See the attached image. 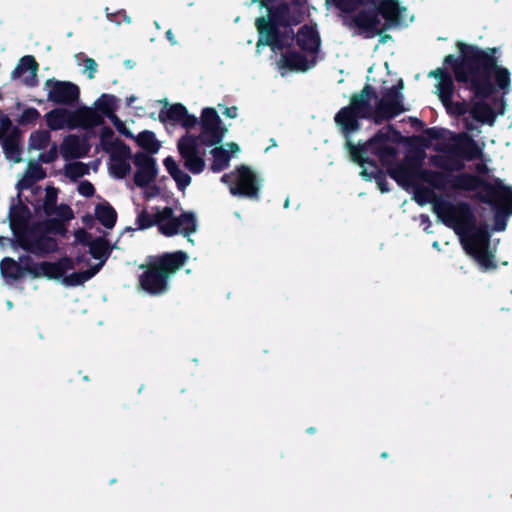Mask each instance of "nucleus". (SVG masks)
<instances>
[{
  "label": "nucleus",
  "mask_w": 512,
  "mask_h": 512,
  "mask_svg": "<svg viewBox=\"0 0 512 512\" xmlns=\"http://www.w3.org/2000/svg\"><path fill=\"white\" fill-rule=\"evenodd\" d=\"M348 146L353 161L362 167L363 178L371 180L377 176L378 168L368 161L370 154L376 155L381 163L387 166L390 176L400 186L413 190V198L419 205L432 204L438 220L454 230L464 251L478 263L480 268L487 271L496 267L497 244L490 241L487 224L482 220L477 221L468 204L437 197L431 188L424 186L428 184L439 190L449 188L473 190L479 183L477 177L462 174L451 178L443 173L421 170L418 163L410 158L393 167L390 164L395 150L384 135H377L364 145L352 146L348 143Z\"/></svg>",
  "instance_id": "nucleus-1"
},
{
  "label": "nucleus",
  "mask_w": 512,
  "mask_h": 512,
  "mask_svg": "<svg viewBox=\"0 0 512 512\" xmlns=\"http://www.w3.org/2000/svg\"><path fill=\"white\" fill-rule=\"evenodd\" d=\"M75 241L88 246V252L78 256L76 261L62 258L57 262H41L30 264L25 259L20 263L11 258H5L0 264L4 278L16 280L26 273L33 277H45L56 280L65 286H78L91 279L104 265L109 255V247L104 239L89 241L84 230L75 232Z\"/></svg>",
  "instance_id": "nucleus-2"
},
{
  "label": "nucleus",
  "mask_w": 512,
  "mask_h": 512,
  "mask_svg": "<svg viewBox=\"0 0 512 512\" xmlns=\"http://www.w3.org/2000/svg\"><path fill=\"white\" fill-rule=\"evenodd\" d=\"M159 120L164 124H178L187 130L179 138L177 148L184 166L193 174H200L205 168V151L202 148L220 144L227 133L214 108H204L198 120L185 106L166 103L159 112Z\"/></svg>",
  "instance_id": "nucleus-3"
},
{
  "label": "nucleus",
  "mask_w": 512,
  "mask_h": 512,
  "mask_svg": "<svg viewBox=\"0 0 512 512\" xmlns=\"http://www.w3.org/2000/svg\"><path fill=\"white\" fill-rule=\"evenodd\" d=\"M56 200L57 190L53 187H47L42 205L34 203L32 199L29 201L37 211L40 208L43 209L45 215L50 218L51 223L49 225L39 224L28 227V208L23 203H19L11 208L9 214L10 227L21 248L38 255L50 253L57 249V243L51 236V233L60 229L58 220H69L72 218V211L66 205L56 208Z\"/></svg>",
  "instance_id": "nucleus-4"
},
{
  "label": "nucleus",
  "mask_w": 512,
  "mask_h": 512,
  "mask_svg": "<svg viewBox=\"0 0 512 512\" xmlns=\"http://www.w3.org/2000/svg\"><path fill=\"white\" fill-rule=\"evenodd\" d=\"M462 63L454 67L458 82L468 84L476 95L489 96L494 89L507 94L511 88L509 69L499 65L494 56L495 50H481L473 46L458 43Z\"/></svg>",
  "instance_id": "nucleus-5"
},
{
  "label": "nucleus",
  "mask_w": 512,
  "mask_h": 512,
  "mask_svg": "<svg viewBox=\"0 0 512 512\" xmlns=\"http://www.w3.org/2000/svg\"><path fill=\"white\" fill-rule=\"evenodd\" d=\"M403 88V81L399 80L397 86L386 88L383 97L378 99L373 89L366 86L359 95L353 97L349 107L336 114L335 122L343 132L349 134L359 128V119L371 117L379 122L394 117L406 110L403 105Z\"/></svg>",
  "instance_id": "nucleus-6"
},
{
  "label": "nucleus",
  "mask_w": 512,
  "mask_h": 512,
  "mask_svg": "<svg viewBox=\"0 0 512 512\" xmlns=\"http://www.w3.org/2000/svg\"><path fill=\"white\" fill-rule=\"evenodd\" d=\"M343 12H351L359 6L371 5L372 10L363 9L349 21V25L358 29L366 37L374 36L384 26L400 25L404 22L402 16L406 9L400 7L399 0H326Z\"/></svg>",
  "instance_id": "nucleus-7"
},
{
  "label": "nucleus",
  "mask_w": 512,
  "mask_h": 512,
  "mask_svg": "<svg viewBox=\"0 0 512 512\" xmlns=\"http://www.w3.org/2000/svg\"><path fill=\"white\" fill-rule=\"evenodd\" d=\"M274 0H262L263 5L269 11L268 18H258L256 26L260 35L257 49L261 45L271 46L274 52L281 50L285 44L291 40L292 31L288 29V25L295 24L299 21L297 16L290 15V11L298 12L300 7L297 5H281L275 14H272V3Z\"/></svg>",
  "instance_id": "nucleus-8"
},
{
  "label": "nucleus",
  "mask_w": 512,
  "mask_h": 512,
  "mask_svg": "<svg viewBox=\"0 0 512 512\" xmlns=\"http://www.w3.org/2000/svg\"><path fill=\"white\" fill-rule=\"evenodd\" d=\"M138 229H147L156 226L158 231L166 236L172 237L177 234L183 235L192 242L190 235L197 230L195 215L191 212L177 214L171 207H156L151 211H142L137 217Z\"/></svg>",
  "instance_id": "nucleus-9"
},
{
  "label": "nucleus",
  "mask_w": 512,
  "mask_h": 512,
  "mask_svg": "<svg viewBox=\"0 0 512 512\" xmlns=\"http://www.w3.org/2000/svg\"><path fill=\"white\" fill-rule=\"evenodd\" d=\"M188 255L182 251L166 253L147 265L140 276L141 288L151 295L167 291L169 278L186 262Z\"/></svg>",
  "instance_id": "nucleus-10"
},
{
  "label": "nucleus",
  "mask_w": 512,
  "mask_h": 512,
  "mask_svg": "<svg viewBox=\"0 0 512 512\" xmlns=\"http://www.w3.org/2000/svg\"><path fill=\"white\" fill-rule=\"evenodd\" d=\"M45 118L51 130L90 129L103 124L102 116L88 106L74 110L56 108L48 112Z\"/></svg>",
  "instance_id": "nucleus-11"
},
{
  "label": "nucleus",
  "mask_w": 512,
  "mask_h": 512,
  "mask_svg": "<svg viewBox=\"0 0 512 512\" xmlns=\"http://www.w3.org/2000/svg\"><path fill=\"white\" fill-rule=\"evenodd\" d=\"M297 43L305 54H283L278 61L280 68H288L294 71H306L315 65V54L320 47V38L316 29L313 26H303L298 31Z\"/></svg>",
  "instance_id": "nucleus-12"
},
{
  "label": "nucleus",
  "mask_w": 512,
  "mask_h": 512,
  "mask_svg": "<svg viewBox=\"0 0 512 512\" xmlns=\"http://www.w3.org/2000/svg\"><path fill=\"white\" fill-rule=\"evenodd\" d=\"M222 182L229 186L232 195L256 199L259 195L262 179L249 167L241 166L235 171L223 175Z\"/></svg>",
  "instance_id": "nucleus-13"
},
{
  "label": "nucleus",
  "mask_w": 512,
  "mask_h": 512,
  "mask_svg": "<svg viewBox=\"0 0 512 512\" xmlns=\"http://www.w3.org/2000/svg\"><path fill=\"white\" fill-rule=\"evenodd\" d=\"M134 184L141 188L146 197H152L158 193L154 188V182L158 174L156 159L146 153L138 152L133 155Z\"/></svg>",
  "instance_id": "nucleus-14"
},
{
  "label": "nucleus",
  "mask_w": 512,
  "mask_h": 512,
  "mask_svg": "<svg viewBox=\"0 0 512 512\" xmlns=\"http://www.w3.org/2000/svg\"><path fill=\"white\" fill-rule=\"evenodd\" d=\"M429 76L437 79L436 94L440 101L445 106L447 112L455 116H464L467 112V104L464 102H453L452 95L454 84L450 75L444 72L442 69L431 71Z\"/></svg>",
  "instance_id": "nucleus-15"
},
{
  "label": "nucleus",
  "mask_w": 512,
  "mask_h": 512,
  "mask_svg": "<svg viewBox=\"0 0 512 512\" xmlns=\"http://www.w3.org/2000/svg\"><path fill=\"white\" fill-rule=\"evenodd\" d=\"M487 201L494 211L495 231H503L506 228V218L512 214V188L497 187L490 191Z\"/></svg>",
  "instance_id": "nucleus-16"
},
{
  "label": "nucleus",
  "mask_w": 512,
  "mask_h": 512,
  "mask_svg": "<svg viewBox=\"0 0 512 512\" xmlns=\"http://www.w3.org/2000/svg\"><path fill=\"white\" fill-rule=\"evenodd\" d=\"M44 90L47 99L56 104L69 105L79 98V88L71 82L49 79L44 83Z\"/></svg>",
  "instance_id": "nucleus-17"
},
{
  "label": "nucleus",
  "mask_w": 512,
  "mask_h": 512,
  "mask_svg": "<svg viewBox=\"0 0 512 512\" xmlns=\"http://www.w3.org/2000/svg\"><path fill=\"white\" fill-rule=\"evenodd\" d=\"M475 98L472 101V106L467 107L468 116L464 117V123L467 129L476 130L477 125L475 123L487 124L492 126L496 119L494 110L484 100L477 99L479 95L475 94Z\"/></svg>",
  "instance_id": "nucleus-18"
},
{
  "label": "nucleus",
  "mask_w": 512,
  "mask_h": 512,
  "mask_svg": "<svg viewBox=\"0 0 512 512\" xmlns=\"http://www.w3.org/2000/svg\"><path fill=\"white\" fill-rule=\"evenodd\" d=\"M30 151L41 152L38 155V161L41 163H51L58 157V146L50 144V134L44 130H37L31 133L28 142Z\"/></svg>",
  "instance_id": "nucleus-19"
},
{
  "label": "nucleus",
  "mask_w": 512,
  "mask_h": 512,
  "mask_svg": "<svg viewBox=\"0 0 512 512\" xmlns=\"http://www.w3.org/2000/svg\"><path fill=\"white\" fill-rule=\"evenodd\" d=\"M110 154L109 172L117 179H122L131 173V150L126 145H118Z\"/></svg>",
  "instance_id": "nucleus-20"
},
{
  "label": "nucleus",
  "mask_w": 512,
  "mask_h": 512,
  "mask_svg": "<svg viewBox=\"0 0 512 512\" xmlns=\"http://www.w3.org/2000/svg\"><path fill=\"white\" fill-rule=\"evenodd\" d=\"M44 177V169L37 163L29 162L24 176L17 183L19 201H31V196H33L36 191V189L32 187L33 183ZM37 191L42 193L38 188Z\"/></svg>",
  "instance_id": "nucleus-21"
},
{
  "label": "nucleus",
  "mask_w": 512,
  "mask_h": 512,
  "mask_svg": "<svg viewBox=\"0 0 512 512\" xmlns=\"http://www.w3.org/2000/svg\"><path fill=\"white\" fill-rule=\"evenodd\" d=\"M38 64L33 56L26 55L22 57L15 69L11 73V78L20 80L27 86L36 84Z\"/></svg>",
  "instance_id": "nucleus-22"
},
{
  "label": "nucleus",
  "mask_w": 512,
  "mask_h": 512,
  "mask_svg": "<svg viewBox=\"0 0 512 512\" xmlns=\"http://www.w3.org/2000/svg\"><path fill=\"white\" fill-rule=\"evenodd\" d=\"M89 145L76 135H67L64 137L58 153L65 159L81 158L88 154Z\"/></svg>",
  "instance_id": "nucleus-23"
},
{
  "label": "nucleus",
  "mask_w": 512,
  "mask_h": 512,
  "mask_svg": "<svg viewBox=\"0 0 512 512\" xmlns=\"http://www.w3.org/2000/svg\"><path fill=\"white\" fill-rule=\"evenodd\" d=\"M240 152V148L236 143H227L225 146L215 147L211 153L214 161L212 170L220 172L225 169L234 155Z\"/></svg>",
  "instance_id": "nucleus-24"
},
{
  "label": "nucleus",
  "mask_w": 512,
  "mask_h": 512,
  "mask_svg": "<svg viewBox=\"0 0 512 512\" xmlns=\"http://www.w3.org/2000/svg\"><path fill=\"white\" fill-rule=\"evenodd\" d=\"M119 102L120 99L115 95L104 93L97 100H95L91 108L99 113L103 119L104 117L109 119L116 115Z\"/></svg>",
  "instance_id": "nucleus-25"
},
{
  "label": "nucleus",
  "mask_w": 512,
  "mask_h": 512,
  "mask_svg": "<svg viewBox=\"0 0 512 512\" xmlns=\"http://www.w3.org/2000/svg\"><path fill=\"white\" fill-rule=\"evenodd\" d=\"M163 164L181 190L190 185L191 177L178 166L173 157L165 158Z\"/></svg>",
  "instance_id": "nucleus-26"
},
{
  "label": "nucleus",
  "mask_w": 512,
  "mask_h": 512,
  "mask_svg": "<svg viewBox=\"0 0 512 512\" xmlns=\"http://www.w3.org/2000/svg\"><path fill=\"white\" fill-rule=\"evenodd\" d=\"M133 138L142 149L150 154H156L160 150L161 143L152 131H143Z\"/></svg>",
  "instance_id": "nucleus-27"
},
{
  "label": "nucleus",
  "mask_w": 512,
  "mask_h": 512,
  "mask_svg": "<svg viewBox=\"0 0 512 512\" xmlns=\"http://www.w3.org/2000/svg\"><path fill=\"white\" fill-rule=\"evenodd\" d=\"M95 215L106 228H112L115 225L116 212L107 202L100 203L95 207Z\"/></svg>",
  "instance_id": "nucleus-28"
},
{
  "label": "nucleus",
  "mask_w": 512,
  "mask_h": 512,
  "mask_svg": "<svg viewBox=\"0 0 512 512\" xmlns=\"http://www.w3.org/2000/svg\"><path fill=\"white\" fill-rule=\"evenodd\" d=\"M100 145L107 153L113 152L118 145H125L119 141L111 128L102 127L99 133Z\"/></svg>",
  "instance_id": "nucleus-29"
},
{
  "label": "nucleus",
  "mask_w": 512,
  "mask_h": 512,
  "mask_svg": "<svg viewBox=\"0 0 512 512\" xmlns=\"http://www.w3.org/2000/svg\"><path fill=\"white\" fill-rule=\"evenodd\" d=\"M6 158L14 163L21 161V149L16 138L6 139L3 143Z\"/></svg>",
  "instance_id": "nucleus-30"
},
{
  "label": "nucleus",
  "mask_w": 512,
  "mask_h": 512,
  "mask_svg": "<svg viewBox=\"0 0 512 512\" xmlns=\"http://www.w3.org/2000/svg\"><path fill=\"white\" fill-rule=\"evenodd\" d=\"M65 175L71 180H76L89 173V167L82 162H72L65 166Z\"/></svg>",
  "instance_id": "nucleus-31"
},
{
  "label": "nucleus",
  "mask_w": 512,
  "mask_h": 512,
  "mask_svg": "<svg viewBox=\"0 0 512 512\" xmlns=\"http://www.w3.org/2000/svg\"><path fill=\"white\" fill-rule=\"evenodd\" d=\"M76 62L80 65L83 60L84 73L88 72L89 79H93L95 73L97 71V64L94 59L89 57H84L83 53H79L75 55Z\"/></svg>",
  "instance_id": "nucleus-32"
},
{
  "label": "nucleus",
  "mask_w": 512,
  "mask_h": 512,
  "mask_svg": "<svg viewBox=\"0 0 512 512\" xmlns=\"http://www.w3.org/2000/svg\"><path fill=\"white\" fill-rule=\"evenodd\" d=\"M435 165L444 168L445 170H459L462 167L461 161L459 159H452L449 157L436 156L433 159Z\"/></svg>",
  "instance_id": "nucleus-33"
},
{
  "label": "nucleus",
  "mask_w": 512,
  "mask_h": 512,
  "mask_svg": "<svg viewBox=\"0 0 512 512\" xmlns=\"http://www.w3.org/2000/svg\"><path fill=\"white\" fill-rule=\"evenodd\" d=\"M39 117V112L34 108H28L25 109L21 116H20V122L23 124L32 123L35 120H37Z\"/></svg>",
  "instance_id": "nucleus-34"
},
{
  "label": "nucleus",
  "mask_w": 512,
  "mask_h": 512,
  "mask_svg": "<svg viewBox=\"0 0 512 512\" xmlns=\"http://www.w3.org/2000/svg\"><path fill=\"white\" fill-rule=\"evenodd\" d=\"M77 191L84 197H90L94 194V187L88 181H81L77 186Z\"/></svg>",
  "instance_id": "nucleus-35"
},
{
  "label": "nucleus",
  "mask_w": 512,
  "mask_h": 512,
  "mask_svg": "<svg viewBox=\"0 0 512 512\" xmlns=\"http://www.w3.org/2000/svg\"><path fill=\"white\" fill-rule=\"evenodd\" d=\"M109 120L112 122V124L115 126V128L122 134L128 136V137H134L132 133L126 130L125 123L119 119L117 115L112 116L109 118Z\"/></svg>",
  "instance_id": "nucleus-36"
},
{
  "label": "nucleus",
  "mask_w": 512,
  "mask_h": 512,
  "mask_svg": "<svg viewBox=\"0 0 512 512\" xmlns=\"http://www.w3.org/2000/svg\"><path fill=\"white\" fill-rule=\"evenodd\" d=\"M223 114L226 116V117H229V118H236L237 115H238V109L237 107L233 106V107H228V108H225Z\"/></svg>",
  "instance_id": "nucleus-37"
},
{
  "label": "nucleus",
  "mask_w": 512,
  "mask_h": 512,
  "mask_svg": "<svg viewBox=\"0 0 512 512\" xmlns=\"http://www.w3.org/2000/svg\"><path fill=\"white\" fill-rule=\"evenodd\" d=\"M420 222H421V225L424 226V230L429 232V228L431 226V221H430L429 217L427 215H421Z\"/></svg>",
  "instance_id": "nucleus-38"
},
{
  "label": "nucleus",
  "mask_w": 512,
  "mask_h": 512,
  "mask_svg": "<svg viewBox=\"0 0 512 512\" xmlns=\"http://www.w3.org/2000/svg\"><path fill=\"white\" fill-rule=\"evenodd\" d=\"M377 185H378L379 189L381 190V192H387L389 190L382 179H379L377 181Z\"/></svg>",
  "instance_id": "nucleus-39"
},
{
  "label": "nucleus",
  "mask_w": 512,
  "mask_h": 512,
  "mask_svg": "<svg viewBox=\"0 0 512 512\" xmlns=\"http://www.w3.org/2000/svg\"><path fill=\"white\" fill-rule=\"evenodd\" d=\"M166 36H167V39L170 41V43H171L172 45H175V44H176V39H175V37H174V35H173V33H172V31H171V30H168V31L166 32Z\"/></svg>",
  "instance_id": "nucleus-40"
},
{
  "label": "nucleus",
  "mask_w": 512,
  "mask_h": 512,
  "mask_svg": "<svg viewBox=\"0 0 512 512\" xmlns=\"http://www.w3.org/2000/svg\"><path fill=\"white\" fill-rule=\"evenodd\" d=\"M136 99H137L136 96L131 95V96L126 98V104L128 106H131L136 101Z\"/></svg>",
  "instance_id": "nucleus-41"
},
{
  "label": "nucleus",
  "mask_w": 512,
  "mask_h": 512,
  "mask_svg": "<svg viewBox=\"0 0 512 512\" xmlns=\"http://www.w3.org/2000/svg\"><path fill=\"white\" fill-rule=\"evenodd\" d=\"M454 60V56L453 55H449L445 58V63L449 64L451 63L452 61Z\"/></svg>",
  "instance_id": "nucleus-42"
},
{
  "label": "nucleus",
  "mask_w": 512,
  "mask_h": 512,
  "mask_svg": "<svg viewBox=\"0 0 512 512\" xmlns=\"http://www.w3.org/2000/svg\"><path fill=\"white\" fill-rule=\"evenodd\" d=\"M8 241L7 238H4V237H0V245L1 246H4L5 242Z\"/></svg>",
  "instance_id": "nucleus-43"
},
{
  "label": "nucleus",
  "mask_w": 512,
  "mask_h": 512,
  "mask_svg": "<svg viewBox=\"0 0 512 512\" xmlns=\"http://www.w3.org/2000/svg\"><path fill=\"white\" fill-rule=\"evenodd\" d=\"M124 21L126 23H131V18L129 16H127V15H124Z\"/></svg>",
  "instance_id": "nucleus-44"
},
{
  "label": "nucleus",
  "mask_w": 512,
  "mask_h": 512,
  "mask_svg": "<svg viewBox=\"0 0 512 512\" xmlns=\"http://www.w3.org/2000/svg\"><path fill=\"white\" fill-rule=\"evenodd\" d=\"M433 247L436 248V249H439V243L437 241H435L433 243Z\"/></svg>",
  "instance_id": "nucleus-45"
},
{
  "label": "nucleus",
  "mask_w": 512,
  "mask_h": 512,
  "mask_svg": "<svg viewBox=\"0 0 512 512\" xmlns=\"http://www.w3.org/2000/svg\"><path fill=\"white\" fill-rule=\"evenodd\" d=\"M7 305H8L9 308L12 307V303L11 302H8Z\"/></svg>",
  "instance_id": "nucleus-46"
},
{
  "label": "nucleus",
  "mask_w": 512,
  "mask_h": 512,
  "mask_svg": "<svg viewBox=\"0 0 512 512\" xmlns=\"http://www.w3.org/2000/svg\"><path fill=\"white\" fill-rule=\"evenodd\" d=\"M288 204H289V201L287 200V201L285 202V207H288Z\"/></svg>",
  "instance_id": "nucleus-47"
}]
</instances>
